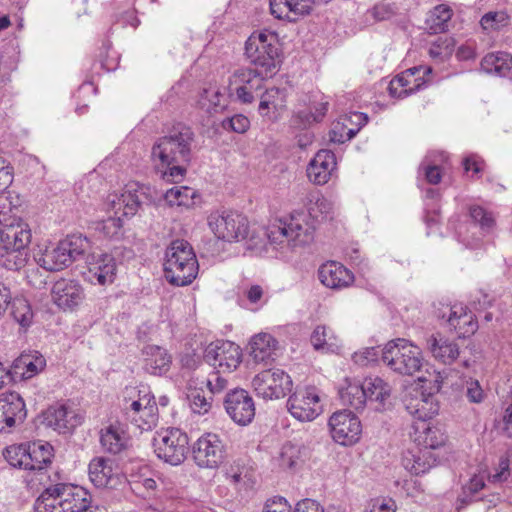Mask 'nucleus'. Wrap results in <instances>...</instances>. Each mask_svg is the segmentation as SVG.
Wrapping results in <instances>:
<instances>
[{"instance_id": "obj_1", "label": "nucleus", "mask_w": 512, "mask_h": 512, "mask_svg": "<svg viewBox=\"0 0 512 512\" xmlns=\"http://www.w3.org/2000/svg\"><path fill=\"white\" fill-rule=\"evenodd\" d=\"M34 508L36 512H106L91 504L87 490L65 483L46 488L36 499Z\"/></svg>"}, {"instance_id": "obj_7", "label": "nucleus", "mask_w": 512, "mask_h": 512, "mask_svg": "<svg viewBox=\"0 0 512 512\" xmlns=\"http://www.w3.org/2000/svg\"><path fill=\"white\" fill-rule=\"evenodd\" d=\"M89 248V242L82 235H71L57 246L46 249L38 258V264L47 271H60L82 258Z\"/></svg>"}, {"instance_id": "obj_35", "label": "nucleus", "mask_w": 512, "mask_h": 512, "mask_svg": "<svg viewBox=\"0 0 512 512\" xmlns=\"http://www.w3.org/2000/svg\"><path fill=\"white\" fill-rule=\"evenodd\" d=\"M512 68V56L507 52L487 54L481 61V69L488 74L506 76Z\"/></svg>"}, {"instance_id": "obj_55", "label": "nucleus", "mask_w": 512, "mask_h": 512, "mask_svg": "<svg viewBox=\"0 0 512 512\" xmlns=\"http://www.w3.org/2000/svg\"><path fill=\"white\" fill-rule=\"evenodd\" d=\"M161 198L171 207L190 208L196 204L200 194H161Z\"/></svg>"}, {"instance_id": "obj_45", "label": "nucleus", "mask_w": 512, "mask_h": 512, "mask_svg": "<svg viewBox=\"0 0 512 512\" xmlns=\"http://www.w3.org/2000/svg\"><path fill=\"white\" fill-rule=\"evenodd\" d=\"M511 24V16L505 10L489 11L480 20L483 30L500 31Z\"/></svg>"}, {"instance_id": "obj_20", "label": "nucleus", "mask_w": 512, "mask_h": 512, "mask_svg": "<svg viewBox=\"0 0 512 512\" xmlns=\"http://www.w3.org/2000/svg\"><path fill=\"white\" fill-rule=\"evenodd\" d=\"M43 423L59 433L72 431L81 424L82 418L75 411L63 403L49 406L42 414Z\"/></svg>"}, {"instance_id": "obj_43", "label": "nucleus", "mask_w": 512, "mask_h": 512, "mask_svg": "<svg viewBox=\"0 0 512 512\" xmlns=\"http://www.w3.org/2000/svg\"><path fill=\"white\" fill-rule=\"evenodd\" d=\"M332 204L323 194H310L306 203V213L318 224L321 220L327 219L331 213Z\"/></svg>"}, {"instance_id": "obj_4", "label": "nucleus", "mask_w": 512, "mask_h": 512, "mask_svg": "<svg viewBox=\"0 0 512 512\" xmlns=\"http://www.w3.org/2000/svg\"><path fill=\"white\" fill-rule=\"evenodd\" d=\"M245 56L260 75H275L281 63L277 34L268 30L252 33L245 43Z\"/></svg>"}, {"instance_id": "obj_13", "label": "nucleus", "mask_w": 512, "mask_h": 512, "mask_svg": "<svg viewBox=\"0 0 512 512\" xmlns=\"http://www.w3.org/2000/svg\"><path fill=\"white\" fill-rule=\"evenodd\" d=\"M205 361L223 373H231L242 362L241 348L231 341H217L205 351Z\"/></svg>"}, {"instance_id": "obj_37", "label": "nucleus", "mask_w": 512, "mask_h": 512, "mask_svg": "<svg viewBox=\"0 0 512 512\" xmlns=\"http://www.w3.org/2000/svg\"><path fill=\"white\" fill-rule=\"evenodd\" d=\"M100 443L104 451L118 454L126 448L127 438L119 427L110 425L101 430Z\"/></svg>"}, {"instance_id": "obj_10", "label": "nucleus", "mask_w": 512, "mask_h": 512, "mask_svg": "<svg viewBox=\"0 0 512 512\" xmlns=\"http://www.w3.org/2000/svg\"><path fill=\"white\" fill-rule=\"evenodd\" d=\"M252 387L256 395L264 400L279 399L291 392L292 380L281 369H267L254 376Z\"/></svg>"}, {"instance_id": "obj_3", "label": "nucleus", "mask_w": 512, "mask_h": 512, "mask_svg": "<svg viewBox=\"0 0 512 512\" xmlns=\"http://www.w3.org/2000/svg\"><path fill=\"white\" fill-rule=\"evenodd\" d=\"M199 264L191 244L183 239L171 242L165 252L164 275L178 287L189 285L197 277Z\"/></svg>"}, {"instance_id": "obj_40", "label": "nucleus", "mask_w": 512, "mask_h": 512, "mask_svg": "<svg viewBox=\"0 0 512 512\" xmlns=\"http://www.w3.org/2000/svg\"><path fill=\"white\" fill-rule=\"evenodd\" d=\"M339 395L343 405L350 406L356 411L362 410L367 401L363 383L360 382H348L346 387L340 389Z\"/></svg>"}, {"instance_id": "obj_11", "label": "nucleus", "mask_w": 512, "mask_h": 512, "mask_svg": "<svg viewBox=\"0 0 512 512\" xmlns=\"http://www.w3.org/2000/svg\"><path fill=\"white\" fill-rule=\"evenodd\" d=\"M110 200L114 217H109L97 224L96 230L108 238L117 237L122 227V217H131L140 207L137 194H112Z\"/></svg>"}, {"instance_id": "obj_23", "label": "nucleus", "mask_w": 512, "mask_h": 512, "mask_svg": "<svg viewBox=\"0 0 512 512\" xmlns=\"http://www.w3.org/2000/svg\"><path fill=\"white\" fill-rule=\"evenodd\" d=\"M269 4L275 18L296 22L311 13L314 0H270Z\"/></svg>"}, {"instance_id": "obj_19", "label": "nucleus", "mask_w": 512, "mask_h": 512, "mask_svg": "<svg viewBox=\"0 0 512 512\" xmlns=\"http://www.w3.org/2000/svg\"><path fill=\"white\" fill-rule=\"evenodd\" d=\"M431 73L432 68L428 66L413 67L406 70L390 82V94H397L398 97H403L419 91L426 85L424 76Z\"/></svg>"}, {"instance_id": "obj_54", "label": "nucleus", "mask_w": 512, "mask_h": 512, "mask_svg": "<svg viewBox=\"0 0 512 512\" xmlns=\"http://www.w3.org/2000/svg\"><path fill=\"white\" fill-rule=\"evenodd\" d=\"M222 374L223 372H220V370L215 369L211 373H209L207 377L206 386L209 392L213 395L220 394L227 390L229 387L228 379L225 378Z\"/></svg>"}, {"instance_id": "obj_41", "label": "nucleus", "mask_w": 512, "mask_h": 512, "mask_svg": "<svg viewBox=\"0 0 512 512\" xmlns=\"http://www.w3.org/2000/svg\"><path fill=\"white\" fill-rule=\"evenodd\" d=\"M452 10L446 5H438L430 11L426 26L431 34L444 33L448 29V22L451 20Z\"/></svg>"}, {"instance_id": "obj_25", "label": "nucleus", "mask_w": 512, "mask_h": 512, "mask_svg": "<svg viewBox=\"0 0 512 512\" xmlns=\"http://www.w3.org/2000/svg\"><path fill=\"white\" fill-rule=\"evenodd\" d=\"M336 167V158L331 150H320L307 167L309 180L317 185L326 184Z\"/></svg>"}, {"instance_id": "obj_16", "label": "nucleus", "mask_w": 512, "mask_h": 512, "mask_svg": "<svg viewBox=\"0 0 512 512\" xmlns=\"http://www.w3.org/2000/svg\"><path fill=\"white\" fill-rule=\"evenodd\" d=\"M225 411L238 425L245 426L255 416V403L251 395L242 388L229 390L223 400Z\"/></svg>"}, {"instance_id": "obj_32", "label": "nucleus", "mask_w": 512, "mask_h": 512, "mask_svg": "<svg viewBox=\"0 0 512 512\" xmlns=\"http://www.w3.org/2000/svg\"><path fill=\"white\" fill-rule=\"evenodd\" d=\"M427 344L433 356L444 364H451L459 356L458 345L443 338L440 334L431 335Z\"/></svg>"}, {"instance_id": "obj_51", "label": "nucleus", "mask_w": 512, "mask_h": 512, "mask_svg": "<svg viewBox=\"0 0 512 512\" xmlns=\"http://www.w3.org/2000/svg\"><path fill=\"white\" fill-rule=\"evenodd\" d=\"M384 347H366L352 355V360L355 364L360 366H368L378 361L381 357L383 360Z\"/></svg>"}, {"instance_id": "obj_53", "label": "nucleus", "mask_w": 512, "mask_h": 512, "mask_svg": "<svg viewBox=\"0 0 512 512\" xmlns=\"http://www.w3.org/2000/svg\"><path fill=\"white\" fill-rule=\"evenodd\" d=\"M485 487V483L481 477H474L470 480L469 484L463 488V494L459 497V501L463 505H468L474 501L481 500L476 498V494Z\"/></svg>"}, {"instance_id": "obj_5", "label": "nucleus", "mask_w": 512, "mask_h": 512, "mask_svg": "<svg viewBox=\"0 0 512 512\" xmlns=\"http://www.w3.org/2000/svg\"><path fill=\"white\" fill-rule=\"evenodd\" d=\"M317 224L305 210H294L288 216L279 219V225L273 226L269 238L273 242H282L286 238L293 246H305L313 242Z\"/></svg>"}, {"instance_id": "obj_27", "label": "nucleus", "mask_w": 512, "mask_h": 512, "mask_svg": "<svg viewBox=\"0 0 512 512\" xmlns=\"http://www.w3.org/2000/svg\"><path fill=\"white\" fill-rule=\"evenodd\" d=\"M436 457L431 450L415 447L404 452L402 457L403 467L414 475L426 473L436 464Z\"/></svg>"}, {"instance_id": "obj_26", "label": "nucleus", "mask_w": 512, "mask_h": 512, "mask_svg": "<svg viewBox=\"0 0 512 512\" xmlns=\"http://www.w3.org/2000/svg\"><path fill=\"white\" fill-rule=\"evenodd\" d=\"M318 277L323 285L331 289L347 287L354 280L353 274L347 268L334 261L321 265Z\"/></svg>"}, {"instance_id": "obj_62", "label": "nucleus", "mask_w": 512, "mask_h": 512, "mask_svg": "<svg viewBox=\"0 0 512 512\" xmlns=\"http://www.w3.org/2000/svg\"><path fill=\"white\" fill-rule=\"evenodd\" d=\"M328 110V102H320L314 106V111L306 113L304 111L299 113L301 118H305L308 124L312 122H319L324 117Z\"/></svg>"}, {"instance_id": "obj_15", "label": "nucleus", "mask_w": 512, "mask_h": 512, "mask_svg": "<svg viewBox=\"0 0 512 512\" xmlns=\"http://www.w3.org/2000/svg\"><path fill=\"white\" fill-rule=\"evenodd\" d=\"M335 442L348 446L356 443L362 431L359 418L349 410L333 413L328 423Z\"/></svg>"}, {"instance_id": "obj_8", "label": "nucleus", "mask_w": 512, "mask_h": 512, "mask_svg": "<svg viewBox=\"0 0 512 512\" xmlns=\"http://www.w3.org/2000/svg\"><path fill=\"white\" fill-rule=\"evenodd\" d=\"M153 446L158 458L171 465H179L186 458L189 439L182 430L171 428L158 433L153 440Z\"/></svg>"}, {"instance_id": "obj_28", "label": "nucleus", "mask_w": 512, "mask_h": 512, "mask_svg": "<svg viewBox=\"0 0 512 512\" xmlns=\"http://www.w3.org/2000/svg\"><path fill=\"white\" fill-rule=\"evenodd\" d=\"M144 369L152 374L161 376L166 374L171 367L172 357L162 347L156 345H149L144 348Z\"/></svg>"}, {"instance_id": "obj_29", "label": "nucleus", "mask_w": 512, "mask_h": 512, "mask_svg": "<svg viewBox=\"0 0 512 512\" xmlns=\"http://www.w3.org/2000/svg\"><path fill=\"white\" fill-rule=\"evenodd\" d=\"M5 242L1 249L26 248L31 242V230L21 219H9Z\"/></svg>"}, {"instance_id": "obj_39", "label": "nucleus", "mask_w": 512, "mask_h": 512, "mask_svg": "<svg viewBox=\"0 0 512 512\" xmlns=\"http://www.w3.org/2000/svg\"><path fill=\"white\" fill-rule=\"evenodd\" d=\"M448 322L455 330L463 335L474 333L477 329V323L474 322L473 316L467 313V308L462 305H454L450 308Z\"/></svg>"}, {"instance_id": "obj_33", "label": "nucleus", "mask_w": 512, "mask_h": 512, "mask_svg": "<svg viewBox=\"0 0 512 512\" xmlns=\"http://www.w3.org/2000/svg\"><path fill=\"white\" fill-rule=\"evenodd\" d=\"M447 158L444 152H429L419 165V175H423L429 184H438L442 178L441 165Z\"/></svg>"}, {"instance_id": "obj_61", "label": "nucleus", "mask_w": 512, "mask_h": 512, "mask_svg": "<svg viewBox=\"0 0 512 512\" xmlns=\"http://www.w3.org/2000/svg\"><path fill=\"white\" fill-rule=\"evenodd\" d=\"M423 432L425 433L424 443L425 448L427 449H436L444 444L445 437L442 434H438L437 429L431 428L429 426L423 427Z\"/></svg>"}, {"instance_id": "obj_12", "label": "nucleus", "mask_w": 512, "mask_h": 512, "mask_svg": "<svg viewBox=\"0 0 512 512\" xmlns=\"http://www.w3.org/2000/svg\"><path fill=\"white\" fill-rule=\"evenodd\" d=\"M192 455L198 467L216 469L225 458V445L219 435L205 433L192 445Z\"/></svg>"}, {"instance_id": "obj_56", "label": "nucleus", "mask_w": 512, "mask_h": 512, "mask_svg": "<svg viewBox=\"0 0 512 512\" xmlns=\"http://www.w3.org/2000/svg\"><path fill=\"white\" fill-rule=\"evenodd\" d=\"M222 94L218 90L213 89H205L201 94L199 103L202 107H205V101H209V105L207 107V111L209 113L217 112L219 108H223L224 106L221 104Z\"/></svg>"}, {"instance_id": "obj_42", "label": "nucleus", "mask_w": 512, "mask_h": 512, "mask_svg": "<svg viewBox=\"0 0 512 512\" xmlns=\"http://www.w3.org/2000/svg\"><path fill=\"white\" fill-rule=\"evenodd\" d=\"M366 400H375L384 403L391 393L390 385L378 376L367 377L363 382Z\"/></svg>"}, {"instance_id": "obj_22", "label": "nucleus", "mask_w": 512, "mask_h": 512, "mask_svg": "<svg viewBox=\"0 0 512 512\" xmlns=\"http://www.w3.org/2000/svg\"><path fill=\"white\" fill-rule=\"evenodd\" d=\"M117 264L111 254H93L88 263V280L102 286L112 284L116 278Z\"/></svg>"}, {"instance_id": "obj_17", "label": "nucleus", "mask_w": 512, "mask_h": 512, "mask_svg": "<svg viewBox=\"0 0 512 512\" xmlns=\"http://www.w3.org/2000/svg\"><path fill=\"white\" fill-rule=\"evenodd\" d=\"M319 396L314 389L296 391L287 402L291 415L299 421H312L321 413Z\"/></svg>"}, {"instance_id": "obj_63", "label": "nucleus", "mask_w": 512, "mask_h": 512, "mask_svg": "<svg viewBox=\"0 0 512 512\" xmlns=\"http://www.w3.org/2000/svg\"><path fill=\"white\" fill-rule=\"evenodd\" d=\"M396 505L392 499H374L370 502L366 512H395Z\"/></svg>"}, {"instance_id": "obj_44", "label": "nucleus", "mask_w": 512, "mask_h": 512, "mask_svg": "<svg viewBox=\"0 0 512 512\" xmlns=\"http://www.w3.org/2000/svg\"><path fill=\"white\" fill-rule=\"evenodd\" d=\"M10 304L14 320L26 330L31 326L34 318L30 303L25 298H14Z\"/></svg>"}, {"instance_id": "obj_59", "label": "nucleus", "mask_w": 512, "mask_h": 512, "mask_svg": "<svg viewBox=\"0 0 512 512\" xmlns=\"http://www.w3.org/2000/svg\"><path fill=\"white\" fill-rule=\"evenodd\" d=\"M483 166V160L475 154L469 155L463 160L464 172L471 178H478V175L483 170Z\"/></svg>"}, {"instance_id": "obj_52", "label": "nucleus", "mask_w": 512, "mask_h": 512, "mask_svg": "<svg viewBox=\"0 0 512 512\" xmlns=\"http://www.w3.org/2000/svg\"><path fill=\"white\" fill-rule=\"evenodd\" d=\"M470 217L478 223L485 232H490L495 226V219L491 212H488L481 206L473 205L469 209Z\"/></svg>"}, {"instance_id": "obj_30", "label": "nucleus", "mask_w": 512, "mask_h": 512, "mask_svg": "<svg viewBox=\"0 0 512 512\" xmlns=\"http://www.w3.org/2000/svg\"><path fill=\"white\" fill-rule=\"evenodd\" d=\"M404 404L407 412L415 419L422 421L423 426L426 425L427 420L438 413V405L431 395L426 397L421 393L420 397H407Z\"/></svg>"}, {"instance_id": "obj_50", "label": "nucleus", "mask_w": 512, "mask_h": 512, "mask_svg": "<svg viewBox=\"0 0 512 512\" xmlns=\"http://www.w3.org/2000/svg\"><path fill=\"white\" fill-rule=\"evenodd\" d=\"M188 400L192 411L199 415L208 413L212 407V398H207L201 389L190 390Z\"/></svg>"}, {"instance_id": "obj_38", "label": "nucleus", "mask_w": 512, "mask_h": 512, "mask_svg": "<svg viewBox=\"0 0 512 512\" xmlns=\"http://www.w3.org/2000/svg\"><path fill=\"white\" fill-rule=\"evenodd\" d=\"M278 462L283 469L296 471L305 462V448L292 443H285L279 453Z\"/></svg>"}, {"instance_id": "obj_58", "label": "nucleus", "mask_w": 512, "mask_h": 512, "mask_svg": "<svg viewBox=\"0 0 512 512\" xmlns=\"http://www.w3.org/2000/svg\"><path fill=\"white\" fill-rule=\"evenodd\" d=\"M332 338V332L331 330L324 326L319 325L317 326L310 338L311 344L316 350L325 348L326 345H328V341Z\"/></svg>"}, {"instance_id": "obj_36", "label": "nucleus", "mask_w": 512, "mask_h": 512, "mask_svg": "<svg viewBox=\"0 0 512 512\" xmlns=\"http://www.w3.org/2000/svg\"><path fill=\"white\" fill-rule=\"evenodd\" d=\"M113 461L103 457L94 458L89 464V477L92 483L98 487H107L113 476Z\"/></svg>"}, {"instance_id": "obj_2", "label": "nucleus", "mask_w": 512, "mask_h": 512, "mask_svg": "<svg viewBox=\"0 0 512 512\" xmlns=\"http://www.w3.org/2000/svg\"><path fill=\"white\" fill-rule=\"evenodd\" d=\"M195 142L196 135L193 129L178 122L154 143L151 155L162 166H169L171 163H189Z\"/></svg>"}, {"instance_id": "obj_18", "label": "nucleus", "mask_w": 512, "mask_h": 512, "mask_svg": "<svg viewBox=\"0 0 512 512\" xmlns=\"http://www.w3.org/2000/svg\"><path fill=\"white\" fill-rule=\"evenodd\" d=\"M22 397L16 392L0 394V432H9L26 418Z\"/></svg>"}, {"instance_id": "obj_6", "label": "nucleus", "mask_w": 512, "mask_h": 512, "mask_svg": "<svg viewBox=\"0 0 512 512\" xmlns=\"http://www.w3.org/2000/svg\"><path fill=\"white\" fill-rule=\"evenodd\" d=\"M383 362L400 375L412 376L423 366L421 350L406 339L397 338L384 346Z\"/></svg>"}, {"instance_id": "obj_60", "label": "nucleus", "mask_w": 512, "mask_h": 512, "mask_svg": "<svg viewBox=\"0 0 512 512\" xmlns=\"http://www.w3.org/2000/svg\"><path fill=\"white\" fill-rule=\"evenodd\" d=\"M186 164L187 163H171L169 166H166L167 169L162 173V178L167 182L177 183L186 173Z\"/></svg>"}, {"instance_id": "obj_46", "label": "nucleus", "mask_w": 512, "mask_h": 512, "mask_svg": "<svg viewBox=\"0 0 512 512\" xmlns=\"http://www.w3.org/2000/svg\"><path fill=\"white\" fill-rule=\"evenodd\" d=\"M284 94L279 88L272 87L260 95L258 111L262 116H267L271 109L278 110L283 106Z\"/></svg>"}, {"instance_id": "obj_64", "label": "nucleus", "mask_w": 512, "mask_h": 512, "mask_svg": "<svg viewBox=\"0 0 512 512\" xmlns=\"http://www.w3.org/2000/svg\"><path fill=\"white\" fill-rule=\"evenodd\" d=\"M502 422V433L506 437L512 438V401L504 403Z\"/></svg>"}, {"instance_id": "obj_49", "label": "nucleus", "mask_w": 512, "mask_h": 512, "mask_svg": "<svg viewBox=\"0 0 512 512\" xmlns=\"http://www.w3.org/2000/svg\"><path fill=\"white\" fill-rule=\"evenodd\" d=\"M28 449L26 445H12L7 447L3 455L7 462L17 468L25 469L27 467V460H30V456H27Z\"/></svg>"}, {"instance_id": "obj_57", "label": "nucleus", "mask_w": 512, "mask_h": 512, "mask_svg": "<svg viewBox=\"0 0 512 512\" xmlns=\"http://www.w3.org/2000/svg\"><path fill=\"white\" fill-rule=\"evenodd\" d=\"M249 126H250L249 119L242 114L234 115L233 117L224 119L222 121V127L225 130H231L236 133L246 132L247 129L249 128Z\"/></svg>"}, {"instance_id": "obj_48", "label": "nucleus", "mask_w": 512, "mask_h": 512, "mask_svg": "<svg viewBox=\"0 0 512 512\" xmlns=\"http://www.w3.org/2000/svg\"><path fill=\"white\" fill-rule=\"evenodd\" d=\"M46 365L45 358L36 353L35 355H21L17 360L16 367L22 368V375L25 378H31L44 369Z\"/></svg>"}, {"instance_id": "obj_34", "label": "nucleus", "mask_w": 512, "mask_h": 512, "mask_svg": "<svg viewBox=\"0 0 512 512\" xmlns=\"http://www.w3.org/2000/svg\"><path fill=\"white\" fill-rule=\"evenodd\" d=\"M30 460H27V467L25 470L40 471L51 463L53 457V447L45 442H34L27 446Z\"/></svg>"}, {"instance_id": "obj_9", "label": "nucleus", "mask_w": 512, "mask_h": 512, "mask_svg": "<svg viewBox=\"0 0 512 512\" xmlns=\"http://www.w3.org/2000/svg\"><path fill=\"white\" fill-rule=\"evenodd\" d=\"M208 224L219 239L228 242L244 240L249 235L247 217L236 211L212 213L208 218Z\"/></svg>"}, {"instance_id": "obj_31", "label": "nucleus", "mask_w": 512, "mask_h": 512, "mask_svg": "<svg viewBox=\"0 0 512 512\" xmlns=\"http://www.w3.org/2000/svg\"><path fill=\"white\" fill-rule=\"evenodd\" d=\"M250 347V355L255 362L267 363L274 359L277 341L268 333H259L251 339Z\"/></svg>"}, {"instance_id": "obj_24", "label": "nucleus", "mask_w": 512, "mask_h": 512, "mask_svg": "<svg viewBox=\"0 0 512 512\" xmlns=\"http://www.w3.org/2000/svg\"><path fill=\"white\" fill-rule=\"evenodd\" d=\"M126 414L134 424L142 429H150L157 421V406L151 398L144 396L138 400L132 401L125 407Z\"/></svg>"}, {"instance_id": "obj_47", "label": "nucleus", "mask_w": 512, "mask_h": 512, "mask_svg": "<svg viewBox=\"0 0 512 512\" xmlns=\"http://www.w3.org/2000/svg\"><path fill=\"white\" fill-rule=\"evenodd\" d=\"M26 248H13L0 250V266L7 270H19L26 264Z\"/></svg>"}, {"instance_id": "obj_14", "label": "nucleus", "mask_w": 512, "mask_h": 512, "mask_svg": "<svg viewBox=\"0 0 512 512\" xmlns=\"http://www.w3.org/2000/svg\"><path fill=\"white\" fill-rule=\"evenodd\" d=\"M271 75H260L259 71L252 68H239L230 78V86H234L237 99L243 104L252 103L263 88L265 79Z\"/></svg>"}, {"instance_id": "obj_21", "label": "nucleus", "mask_w": 512, "mask_h": 512, "mask_svg": "<svg viewBox=\"0 0 512 512\" xmlns=\"http://www.w3.org/2000/svg\"><path fill=\"white\" fill-rule=\"evenodd\" d=\"M51 298L62 310H73L84 299V291L75 280L60 279L53 284Z\"/></svg>"}]
</instances>
